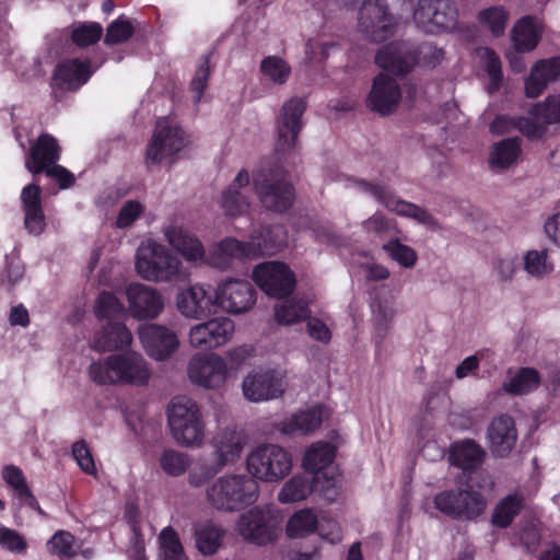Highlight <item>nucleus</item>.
Masks as SVG:
<instances>
[{
    "label": "nucleus",
    "instance_id": "obj_1",
    "mask_svg": "<svg viewBox=\"0 0 560 560\" xmlns=\"http://www.w3.org/2000/svg\"><path fill=\"white\" fill-rule=\"evenodd\" d=\"M260 498V485L244 472H228L206 488L208 504L220 512L234 513L254 505Z\"/></svg>",
    "mask_w": 560,
    "mask_h": 560
},
{
    "label": "nucleus",
    "instance_id": "obj_2",
    "mask_svg": "<svg viewBox=\"0 0 560 560\" xmlns=\"http://www.w3.org/2000/svg\"><path fill=\"white\" fill-rule=\"evenodd\" d=\"M89 375L100 385L144 386L151 380L152 369L141 353L127 351L93 362L89 368Z\"/></svg>",
    "mask_w": 560,
    "mask_h": 560
},
{
    "label": "nucleus",
    "instance_id": "obj_3",
    "mask_svg": "<svg viewBox=\"0 0 560 560\" xmlns=\"http://www.w3.org/2000/svg\"><path fill=\"white\" fill-rule=\"evenodd\" d=\"M135 270L141 279L154 283H170L186 277L182 260L154 238H145L139 244Z\"/></svg>",
    "mask_w": 560,
    "mask_h": 560
},
{
    "label": "nucleus",
    "instance_id": "obj_4",
    "mask_svg": "<svg viewBox=\"0 0 560 560\" xmlns=\"http://www.w3.org/2000/svg\"><path fill=\"white\" fill-rule=\"evenodd\" d=\"M443 57V50L431 43L422 44L416 56V52L406 43L393 42L378 49L375 62L378 67L395 74H405L416 63L433 68L442 61Z\"/></svg>",
    "mask_w": 560,
    "mask_h": 560
},
{
    "label": "nucleus",
    "instance_id": "obj_5",
    "mask_svg": "<svg viewBox=\"0 0 560 560\" xmlns=\"http://www.w3.org/2000/svg\"><path fill=\"white\" fill-rule=\"evenodd\" d=\"M167 421L174 440L183 446H199L205 439V422L198 404L187 397H174L167 407Z\"/></svg>",
    "mask_w": 560,
    "mask_h": 560
},
{
    "label": "nucleus",
    "instance_id": "obj_6",
    "mask_svg": "<svg viewBox=\"0 0 560 560\" xmlns=\"http://www.w3.org/2000/svg\"><path fill=\"white\" fill-rule=\"evenodd\" d=\"M292 455L284 447L265 443L253 448L245 462L246 471L257 482H279L292 469Z\"/></svg>",
    "mask_w": 560,
    "mask_h": 560
},
{
    "label": "nucleus",
    "instance_id": "obj_7",
    "mask_svg": "<svg viewBox=\"0 0 560 560\" xmlns=\"http://www.w3.org/2000/svg\"><path fill=\"white\" fill-rule=\"evenodd\" d=\"M235 522V532L246 542L266 546L277 540L281 525L278 515L268 506L252 505Z\"/></svg>",
    "mask_w": 560,
    "mask_h": 560
},
{
    "label": "nucleus",
    "instance_id": "obj_8",
    "mask_svg": "<svg viewBox=\"0 0 560 560\" xmlns=\"http://www.w3.org/2000/svg\"><path fill=\"white\" fill-rule=\"evenodd\" d=\"M335 458V447L326 442H316L305 452L303 467L314 474L320 494L327 501H335L339 492V477L335 468L329 467Z\"/></svg>",
    "mask_w": 560,
    "mask_h": 560
},
{
    "label": "nucleus",
    "instance_id": "obj_9",
    "mask_svg": "<svg viewBox=\"0 0 560 560\" xmlns=\"http://www.w3.org/2000/svg\"><path fill=\"white\" fill-rule=\"evenodd\" d=\"M188 136L174 120L160 119L147 147L148 167L160 165L164 160L174 161V156L188 144Z\"/></svg>",
    "mask_w": 560,
    "mask_h": 560
},
{
    "label": "nucleus",
    "instance_id": "obj_10",
    "mask_svg": "<svg viewBox=\"0 0 560 560\" xmlns=\"http://www.w3.org/2000/svg\"><path fill=\"white\" fill-rule=\"evenodd\" d=\"M345 179L346 187L352 188L359 192L366 194L375 198L380 203H382L392 212L412 218L418 222L429 226H435L438 224L436 220L427 210L418 207L415 203L400 199L383 185L350 177H346Z\"/></svg>",
    "mask_w": 560,
    "mask_h": 560
},
{
    "label": "nucleus",
    "instance_id": "obj_11",
    "mask_svg": "<svg viewBox=\"0 0 560 560\" xmlns=\"http://www.w3.org/2000/svg\"><path fill=\"white\" fill-rule=\"evenodd\" d=\"M413 20L423 32L441 34L456 28L458 11L453 0H419Z\"/></svg>",
    "mask_w": 560,
    "mask_h": 560
},
{
    "label": "nucleus",
    "instance_id": "obj_12",
    "mask_svg": "<svg viewBox=\"0 0 560 560\" xmlns=\"http://www.w3.org/2000/svg\"><path fill=\"white\" fill-rule=\"evenodd\" d=\"M287 388L285 372L278 369L259 368L246 374L242 392L246 400L262 402L280 398Z\"/></svg>",
    "mask_w": 560,
    "mask_h": 560
},
{
    "label": "nucleus",
    "instance_id": "obj_13",
    "mask_svg": "<svg viewBox=\"0 0 560 560\" xmlns=\"http://www.w3.org/2000/svg\"><path fill=\"white\" fill-rule=\"evenodd\" d=\"M253 188L267 209L287 211L294 198L293 187L281 171L260 172L254 177Z\"/></svg>",
    "mask_w": 560,
    "mask_h": 560
},
{
    "label": "nucleus",
    "instance_id": "obj_14",
    "mask_svg": "<svg viewBox=\"0 0 560 560\" xmlns=\"http://www.w3.org/2000/svg\"><path fill=\"white\" fill-rule=\"evenodd\" d=\"M247 445V435L236 425H228L219 429L210 440L213 471H221L228 466L235 465L242 457Z\"/></svg>",
    "mask_w": 560,
    "mask_h": 560
},
{
    "label": "nucleus",
    "instance_id": "obj_15",
    "mask_svg": "<svg viewBox=\"0 0 560 560\" xmlns=\"http://www.w3.org/2000/svg\"><path fill=\"white\" fill-rule=\"evenodd\" d=\"M435 508L454 518L474 520L487 506L485 498L475 490L456 489L440 492L434 498Z\"/></svg>",
    "mask_w": 560,
    "mask_h": 560
},
{
    "label": "nucleus",
    "instance_id": "obj_16",
    "mask_svg": "<svg viewBox=\"0 0 560 560\" xmlns=\"http://www.w3.org/2000/svg\"><path fill=\"white\" fill-rule=\"evenodd\" d=\"M358 27L369 40L378 43L394 34L395 23L383 0H364L359 10Z\"/></svg>",
    "mask_w": 560,
    "mask_h": 560
},
{
    "label": "nucleus",
    "instance_id": "obj_17",
    "mask_svg": "<svg viewBox=\"0 0 560 560\" xmlns=\"http://www.w3.org/2000/svg\"><path fill=\"white\" fill-rule=\"evenodd\" d=\"M256 302V291L248 281L229 279L214 289V303L222 312L240 315L248 312Z\"/></svg>",
    "mask_w": 560,
    "mask_h": 560
},
{
    "label": "nucleus",
    "instance_id": "obj_18",
    "mask_svg": "<svg viewBox=\"0 0 560 560\" xmlns=\"http://www.w3.org/2000/svg\"><path fill=\"white\" fill-rule=\"evenodd\" d=\"M235 331L234 322L225 316H218L194 325L188 332L189 345L199 350H212L226 345Z\"/></svg>",
    "mask_w": 560,
    "mask_h": 560
},
{
    "label": "nucleus",
    "instance_id": "obj_19",
    "mask_svg": "<svg viewBox=\"0 0 560 560\" xmlns=\"http://www.w3.org/2000/svg\"><path fill=\"white\" fill-rule=\"evenodd\" d=\"M305 109L306 103L302 97H292L282 105L276 122L278 151L287 152L295 148Z\"/></svg>",
    "mask_w": 560,
    "mask_h": 560
},
{
    "label": "nucleus",
    "instance_id": "obj_20",
    "mask_svg": "<svg viewBox=\"0 0 560 560\" xmlns=\"http://www.w3.org/2000/svg\"><path fill=\"white\" fill-rule=\"evenodd\" d=\"M191 383L208 389L222 387L228 378V365L217 353L196 354L187 366Z\"/></svg>",
    "mask_w": 560,
    "mask_h": 560
},
{
    "label": "nucleus",
    "instance_id": "obj_21",
    "mask_svg": "<svg viewBox=\"0 0 560 560\" xmlns=\"http://www.w3.org/2000/svg\"><path fill=\"white\" fill-rule=\"evenodd\" d=\"M128 313L139 320L159 317L165 307L163 294L155 288L133 282L126 288Z\"/></svg>",
    "mask_w": 560,
    "mask_h": 560
},
{
    "label": "nucleus",
    "instance_id": "obj_22",
    "mask_svg": "<svg viewBox=\"0 0 560 560\" xmlns=\"http://www.w3.org/2000/svg\"><path fill=\"white\" fill-rule=\"evenodd\" d=\"M138 337L147 354L156 361L170 359L180 345L179 338L173 329L159 324L141 325L138 329Z\"/></svg>",
    "mask_w": 560,
    "mask_h": 560
},
{
    "label": "nucleus",
    "instance_id": "obj_23",
    "mask_svg": "<svg viewBox=\"0 0 560 560\" xmlns=\"http://www.w3.org/2000/svg\"><path fill=\"white\" fill-rule=\"evenodd\" d=\"M256 284L268 295L283 298L289 295L295 284L293 272L285 264L267 261L258 265L253 273Z\"/></svg>",
    "mask_w": 560,
    "mask_h": 560
},
{
    "label": "nucleus",
    "instance_id": "obj_24",
    "mask_svg": "<svg viewBox=\"0 0 560 560\" xmlns=\"http://www.w3.org/2000/svg\"><path fill=\"white\" fill-rule=\"evenodd\" d=\"M175 303L183 317L201 320L213 314L214 292L212 293L206 284L195 283L179 291L176 294Z\"/></svg>",
    "mask_w": 560,
    "mask_h": 560
},
{
    "label": "nucleus",
    "instance_id": "obj_25",
    "mask_svg": "<svg viewBox=\"0 0 560 560\" xmlns=\"http://www.w3.org/2000/svg\"><path fill=\"white\" fill-rule=\"evenodd\" d=\"M165 241L187 262L194 266L208 264L205 247L200 240L182 225L170 222L162 229Z\"/></svg>",
    "mask_w": 560,
    "mask_h": 560
},
{
    "label": "nucleus",
    "instance_id": "obj_26",
    "mask_svg": "<svg viewBox=\"0 0 560 560\" xmlns=\"http://www.w3.org/2000/svg\"><path fill=\"white\" fill-rule=\"evenodd\" d=\"M401 100V90L396 80L386 73H378L372 83L366 104L381 115L394 112Z\"/></svg>",
    "mask_w": 560,
    "mask_h": 560
},
{
    "label": "nucleus",
    "instance_id": "obj_27",
    "mask_svg": "<svg viewBox=\"0 0 560 560\" xmlns=\"http://www.w3.org/2000/svg\"><path fill=\"white\" fill-rule=\"evenodd\" d=\"M250 178L248 172L241 170L231 184L222 191L220 207L231 217L244 214L250 205Z\"/></svg>",
    "mask_w": 560,
    "mask_h": 560
},
{
    "label": "nucleus",
    "instance_id": "obj_28",
    "mask_svg": "<svg viewBox=\"0 0 560 560\" xmlns=\"http://www.w3.org/2000/svg\"><path fill=\"white\" fill-rule=\"evenodd\" d=\"M60 159V147L57 140L48 135L43 133L37 141L31 147L28 158L25 161V167L33 174L37 175L47 167H51Z\"/></svg>",
    "mask_w": 560,
    "mask_h": 560
},
{
    "label": "nucleus",
    "instance_id": "obj_29",
    "mask_svg": "<svg viewBox=\"0 0 560 560\" xmlns=\"http://www.w3.org/2000/svg\"><path fill=\"white\" fill-rule=\"evenodd\" d=\"M560 79V57H552L537 61L525 80V94L527 97H538L551 82Z\"/></svg>",
    "mask_w": 560,
    "mask_h": 560
},
{
    "label": "nucleus",
    "instance_id": "obj_30",
    "mask_svg": "<svg viewBox=\"0 0 560 560\" xmlns=\"http://www.w3.org/2000/svg\"><path fill=\"white\" fill-rule=\"evenodd\" d=\"M487 436L491 452L499 457L506 456L517 440L513 419L506 415L494 418L488 428Z\"/></svg>",
    "mask_w": 560,
    "mask_h": 560
},
{
    "label": "nucleus",
    "instance_id": "obj_31",
    "mask_svg": "<svg viewBox=\"0 0 560 560\" xmlns=\"http://www.w3.org/2000/svg\"><path fill=\"white\" fill-rule=\"evenodd\" d=\"M253 249L252 240L242 243L235 238H225L208 257V264L219 269H225L234 258H256L255 253H252Z\"/></svg>",
    "mask_w": 560,
    "mask_h": 560
},
{
    "label": "nucleus",
    "instance_id": "obj_32",
    "mask_svg": "<svg viewBox=\"0 0 560 560\" xmlns=\"http://www.w3.org/2000/svg\"><path fill=\"white\" fill-rule=\"evenodd\" d=\"M92 74L89 60L71 59L60 63L55 73L56 84L67 90H75L85 84Z\"/></svg>",
    "mask_w": 560,
    "mask_h": 560
},
{
    "label": "nucleus",
    "instance_id": "obj_33",
    "mask_svg": "<svg viewBox=\"0 0 560 560\" xmlns=\"http://www.w3.org/2000/svg\"><path fill=\"white\" fill-rule=\"evenodd\" d=\"M322 423L320 411L316 408L301 410L287 417L276 424L283 435H306L316 430Z\"/></svg>",
    "mask_w": 560,
    "mask_h": 560
},
{
    "label": "nucleus",
    "instance_id": "obj_34",
    "mask_svg": "<svg viewBox=\"0 0 560 560\" xmlns=\"http://www.w3.org/2000/svg\"><path fill=\"white\" fill-rule=\"evenodd\" d=\"M132 340L131 331L118 319L103 326L95 337L94 347L98 351H113L130 346Z\"/></svg>",
    "mask_w": 560,
    "mask_h": 560
},
{
    "label": "nucleus",
    "instance_id": "obj_35",
    "mask_svg": "<svg viewBox=\"0 0 560 560\" xmlns=\"http://www.w3.org/2000/svg\"><path fill=\"white\" fill-rule=\"evenodd\" d=\"M370 310L377 336L384 338L397 315L396 298L392 294H378L372 300Z\"/></svg>",
    "mask_w": 560,
    "mask_h": 560
},
{
    "label": "nucleus",
    "instance_id": "obj_36",
    "mask_svg": "<svg viewBox=\"0 0 560 560\" xmlns=\"http://www.w3.org/2000/svg\"><path fill=\"white\" fill-rule=\"evenodd\" d=\"M320 486L316 479L306 474H299L284 482L277 499L282 504L295 503L305 500L314 490L320 492Z\"/></svg>",
    "mask_w": 560,
    "mask_h": 560
},
{
    "label": "nucleus",
    "instance_id": "obj_37",
    "mask_svg": "<svg viewBox=\"0 0 560 560\" xmlns=\"http://www.w3.org/2000/svg\"><path fill=\"white\" fill-rule=\"evenodd\" d=\"M287 233L281 225L265 226L252 235L255 257L275 255L287 245Z\"/></svg>",
    "mask_w": 560,
    "mask_h": 560
},
{
    "label": "nucleus",
    "instance_id": "obj_38",
    "mask_svg": "<svg viewBox=\"0 0 560 560\" xmlns=\"http://www.w3.org/2000/svg\"><path fill=\"white\" fill-rule=\"evenodd\" d=\"M541 22L534 16H524L516 22L512 31V39L518 51L533 50L540 38Z\"/></svg>",
    "mask_w": 560,
    "mask_h": 560
},
{
    "label": "nucleus",
    "instance_id": "obj_39",
    "mask_svg": "<svg viewBox=\"0 0 560 560\" xmlns=\"http://www.w3.org/2000/svg\"><path fill=\"white\" fill-rule=\"evenodd\" d=\"M483 457V450L471 440L454 443L451 447V464L464 470L476 468L482 463Z\"/></svg>",
    "mask_w": 560,
    "mask_h": 560
},
{
    "label": "nucleus",
    "instance_id": "obj_40",
    "mask_svg": "<svg viewBox=\"0 0 560 560\" xmlns=\"http://www.w3.org/2000/svg\"><path fill=\"white\" fill-rule=\"evenodd\" d=\"M521 152V140L518 138L503 139L493 144L489 155V165L497 170L509 168L517 162Z\"/></svg>",
    "mask_w": 560,
    "mask_h": 560
},
{
    "label": "nucleus",
    "instance_id": "obj_41",
    "mask_svg": "<svg viewBox=\"0 0 560 560\" xmlns=\"http://www.w3.org/2000/svg\"><path fill=\"white\" fill-rule=\"evenodd\" d=\"M318 528V517L311 509H302L292 514L285 526V533L290 538L306 537Z\"/></svg>",
    "mask_w": 560,
    "mask_h": 560
},
{
    "label": "nucleus",
    "instance_id": "obj_42",
    "mask_svg": "<svg viewBox=\"0 0 560 560\" xmlns=\"http://www.w3.org/2000/svg\"><path fill=\"white\" fill-rule=\"evenodd\" d=\"M225 530L217 524L207 523L200 525L195 530L196 546L205 556H211L218 551L222 545Z\"/></svg>",
    "mask_w": 560,
    "mask_h": 560
},
{
    "label": "nucleus",
    "instance_id": "obj_43",
    "mask_svg": "<svg viewBox=\"0 0 560 560\" xmlns=\"http://www.w3.org/2000/svg\"><path fill=\"white\" fill-rule=\"evenodd\" d=\"M540 384V376L533 368H522L503 384V389L513 395H526Z\"/></svg>",
    "mask_w": 560,
    "mask_h": 560
},
{
    "label": "nucleus",
    "instance_id": "obj_44",
    "mask_svg": "<svg viewBox=\"0 0 560 560\" xmlns=\"http://www.w3.org/2000/svg\"><path fill=\"white\" fill-rule=\"evenodd\" d=\"M523 269L532 278L542 279L553 271L547 249H530L523 256Z\"/></svg>",
    "mask_w": 560,
    "mask_h": 560
},
{
    "label": "nucleus",
    "instance_id": "obj_45",
    "mask_svg": "<svg viewBox=\"0 0 560 560\" xmlns=\"http://www.w3.org/2000/svg\"><path fill=\"white\" fill-rule=\"evenodd\" d=\"M2 478L13 489L23 504H35V497L30 490L23 471L14 465H7L2 469Z\"/></svg>",
    "mask_w": 560,
    "mask_h": 560
},
{
    "label": "nucleus",
    "instance_id": "obj_46",
    "mask_svg": "<svg viewBox=\"0 0 560 560\" xmlns=\"http://www.w3.org/2000/svg\"><path fill=\"white\" fill-rule=\"evenodd\" d=\"M311 311L304 300L285 301L275 306L276 320L281 325H293L308 318Z\"/></svg>",
    "mask_w": 560,
    "mask_h": 560
},
{
    "label": "nucleus",
    "instance_id": "obj_47",
    "mask_svg": "<svg viewBox=\"0 0 560 560\" xmlns=\"http://www.w3.org/2000/svg\"><path fill=\"white\" fill-rule=\"evenodd\" d=\"M259 69L265 79L278 85L287 83L292 71L291 66L278 56L264 58Z\"/></svg>",
    "mask_w": 560,
    "mask_h": 560
},
{
    "label": "nucleus",
    "instance_id": "obj_48",
    "mask_svg": "<svg viewBox=\"0 0 560 560\" xmlns=\"http://www.w3.org/2000/svg\"><path fill=\"white\" fill-rule=\"evenodd\" d=\"M508 19L509 12L500 5L483 9L478 14L479 25L494 36H501L504 33Z\"/></svg>",
    "mask_w": 560,
    "mask_h": 560
},
{
    "label": "nucleus",
    "instance_id": "obj_49",
    "mask_svg": "<svg viewBox=\"0 0 560 560\" xmlns=\"http://www.w3.org/2000/svg\"><path fill=\"white\" fill-rule=\"evenodd\" d=\"M523 503V498L518 494H510L502 499L497 505L492 523L502 528L508 527L513 518L518 514Z\"/></svg>",
    "mask_w": 560,
    "mask_h": 560
},
{
    "label": "nucleus",
    "instance_id": "obj_50",
    "mask_svg": "<svg viewBox=\"0 0 560 560\" xmlns=\"http://www.w3.org/2000/svg\"><path fill=\"white\" fill-rule=\"evenodd\" d=\"M94 312L100 319L113 322L118 320L124 316L125 308L115 294L103 292L96 300Z\"/></svg>",
    "mask_w": 560,
    "mask_h": 560
},
{
    "label": "nucleus",
    "instance_id": "obj_51",
    "mask_svg": "<svg viewBox=\"0 0 560 560\" xmlns=\"http://www.w3.org/2000/svg\"><path fill=\"white\" fill-rule=\"evenodd\" d=\"M478 55L490 80L488 91L494 93L499 90L503 80L501 61L495 52L489 48H480Z\"/></svg>",
    "mask_w": 560,
    "mask_h": 560
},
{
    "label": "nucleus",
    "instance_id": "obj_52",
    "mask_svg": "<svg viewBox=\"0 0 560 560\" xmlns=\"http://www.w3.org/2000/svg\"><path fill=\"white\" fill-rule=\"evenodd\" d=\"M383 249L394 261L404 268H412L418 260L416 250L400 243L397 238H390L383 245Z\"/></svg>",
    "mask_w": 560,
    "mask_h": 560
},
{
    "label": "nucleus",
    "instance_id": "obj_53",
    "mask_svg": "<svg viewBox=\"0 0 560 560\" xmlns=\"http://www.w3.org/2000/svg\"><path fill=\"white\" fill-rule=\"evenodd\" d=\"M159 541L163 560H186L179 538L173 528L165 527L159 536Z\"/></svg>",
    "mask_w": 560,
    "mask_h": 560
},
{
    "label": "nucleus",
    "instance_id": "obj_54",
    "mask_svg": "<svg viewBox=\"0 0 560 560\" xmlns=\"http://www.w3.org/2000/svg\"><path fill=\"white\" fill-rule=\"evenodd\" d=\"M48 551L59 558H71L77 555L75 538L65 530L57 532L47 544Z\"/></svg>",
    "mask_w": 560,
    "mask_h": 560
},
{
    "label": "nucleus",
    "instance_id": "obj_55",
    "mask_svg": "<svg viewBox=\"0 0 560 560\" xmlns=\"http://www.w3.org/2000/svg\"><path fill=\"white\" fill-rule=\"evenodd\" d=\"M533 117L536 121L544 125L556 124L560 121V94L549 96L544 103H538L533 107Z\"/></svg>",
    "mask_w": 560,
    "mask_h": 560
},
{
    "label": "nucleus",
    "instance_id": "obj_56",
    "mask_svg": "<svg viewBox=\"0 0 560 560\" xmlns=\"http://www.w3.org/2000/svg\"><path fill=\"white\" fill-rule=\"evenodd\" d=\"M103 34V27L96 22H82L75 25L71 38L79 47L95 44Z\"/></svg>",
    "mask_w": 560,
    "mask_h": 560
},
{
    "label": "nucleus",
    "instance_id": "obj_57",
    "mask_svg": "<svg viewBox=\"0 0 560 560\" xmlns=\"http://www.w3.org/2000/svg\"><path fill=\"white\" fill-rule=\"evenodd\" d=\"M160 465L167 475L180 476L189 466V457L175 450H165L161 455Z\"/></svg>",
    "mask_w": 560,
    "mask_h": 560
},
{
    "label": "nucleus",
    "instance_id": "obj_58",
    "mask_svg": "<svg viewBox=\"0 0 560 560\" xmlns=\"http://www.w3.org/2000/svg\"><path fill=\"white\" fill-rule=\"evenodd\" d=\"M362 228L366 234L383 240L390 235L394 224L383 213L375 212L362 222Z\"/></svg>",
    "mask_w": 560,
    "mask_h": 560
},
{
    "label": "nucleus",
    "instance_id": "obj_59",
    "mask_svg": "<svg viewBox=\"0 0 560 560\" xmlns=\"http://www.w3.org/2000/svg\"><path fill=\"white\" fill-rule=\"evenodd\" d=\"M133 31L129 20L119 18L108 25L104 42L106 45L124 43L131 37Z\"/></svg>",
    "mask_w": 560,
    "mask_h": 560
},
{
    "label": "nucleus",
    "instance_id": "obj_60",
    "mask_svg": "<svg viewBox=\"0 0 560 560\" xmlns=\"http://www.w3.org/2000/svg\"><path fill=\"white\" fill-rule=\"evenodd\" d=\"M72 456L79 467L89 475L96 476L97 469L92 453L84 440L77 441L72 445Z\"/></svg>",
    "mask_w": 560,
    "mask_h": 560
},
{
    "label": "nucleus",
    "instance_id": "obj_61",
    "mask_svg": "<svg viewBox=\"0 0 560 560\" xmlns=\"http://www.w3.org/2000/svg\"><path fill=\"white\" fill-rule=\"evenodd\" d=\"M520 260L515 255H505L495 259L493 264V273L498 281H511L517 271Z\"/></svg>",
    "mask_w": 560,
    "mask_h": 560
},
{
    "label": "nucleus",
    "instance_id": "obj_62",
    "mask_svg": "<svg viewBox=\"0 0 560 560\" xmlns=\"http://www.w3.org/2000/svg\"><path fill=\"white\" fill-rule=\"evenodd\" d=\"M144 211V206L138 200H127L121 206L117 219L116 226L119 229H126L133 224V222L140 218Z\"/></svg>",
    "mask_w": 560,
    "mask_h": 560
},
{
    "label": "nucleus",
    "instance_id": "obj_63",
    "mask_svg": "<svg viewBox=\"0 0 560 560\" xmlns=\"http://www.w3.org/2000/svg\"><path fill=\"white\" fill-rule=\"evenodd\" d=\"M210 72L209 58L203 57L200 60L191 81V89L196 102L201 100L203 92L207 89Z\"/></svg>",
    "mask_w": 560,
    "mask_h": 560
},
{
    "label": "nucleus",
    "instance_id": "obj_64",
    "mask_svg": "<svg viewBox=\"0 0 560 560\" xmlns=\"http://www.w3.org/2000/svg\"><path fill=\"white\" fill-rule=\"evenodd\" d=\"M0 546L10 552L23 553L27 548L25 539L14 529L0 524Z\"/></svg>",
    "mask_w": 560,
    "mask_h": 560
}]
</instances>
